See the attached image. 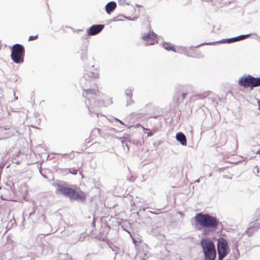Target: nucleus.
I'll return each mask as SVG.
<instances>
[{"mask_svg": "<svg viewBox=\"0 0 260 260\" xmlns=\"http://www.w3.org/2000/svg\"><path fill=\"white\" fill-rule=\"evenodd\" d=\"M56 193L68 197L72 200L83 202L86 200V194L76 186L70 187L58 184L56 185Z\"/></svg>", "mask_w": 260, "mask_h": 260, "instance_id": "1", "label": "nucleus"}, {"mask_svg": "<svg viewBox=\"0 0 260 260\" xmlns=\"http://www.w3.org/2000/svg\"><path fill=\"white\" fill-rule=\"evenodd\" d=\"M194 219L199 225L210 230H215L219 223L218 219L216 217L207 213H198Z\"/></svg>", "mask_w": 260, "mask_h": 260, "instance_id": "2", "label": "nucleus"}, {"mask_svg": "<svg viewBox=\"0 0 260 260\" xmlns=\"http://www.w3.org/2000/svg\"><path fill=\"white\" fill-rule=\"evenodd\" d=\"M203 252L206 260H214L216 257V250L213 242L209 239H203L201 241Z\"/></svg>", "mask_w": 260, "mask_h": 260, "instance_id": "3", "label": "nucleus"}, {"mask_svg": "<svg viewBox=\"0 0 260 260\" xmlns=\"http://www.w3.org/2000/svg\"><path fill=\"white\" fill-rule=\"evenodd\" d=\"M24 47L20 44L14 45L12 48L11 58L16 63L23 61Z\"/></svg>", "mask_w": 260, "mask_h": 260, "instance_id": "4", "label": "nucleus"}, {"mask_svg": "<svg viewBox=\"0 0 260 260\" xmlns=\"http://www.w3.org/2000/svg\"><path fill=\"white\" fill-rule=\"evenodd\" d=\"M217 250L219 260H222L229 252V246L226 241L222 238L218 239Z\"/></svg>", "mask_w": 260, "mask_h": 260, "instance_id": "5", "label": "nucleus"}, {"mask_svg": "<svg viewBox=\"0 0 260 260\" xmlns=\"http://www.w3.org/2000/svg\"><path fill=\"white\" fill-rule=\"evenodd\" d=\"M239 84L244 87H256L260 85V79L247 76L241 78L239 80Z\"/></svg>", "mask_w": 260, "mask_h": 260, "instance_id": "6", "label": "nucleus"}, {"mask_svg": "<svg viewBox=\"0 0 260 260\" xmlns=\"http://www.w3.org/2000/svg\"><path fill=\"white\" fill-rule=\"evenodd\" d=\"M142 39L146 45H151L158 42L157 37L153 32H149L147 34H144Z\"/></svg>", "mask_w": 260, "mask_h": 260, "instance_id": "7", "label": "nucleus"}, {"mask_svg": "<svg viewBox=\"0 0 260 260\" xmlns=\"http://www.w3.org/2000/svg\"><path fill=\"white\" fill-rule=\"evenodd\" d=\"M162 47L168 51L171 50L175 52L185 53V48L183 47H178L176 49L171 44L167 43H164L162 44Z\"/></svg>", "mask_w": 260, "mask_h": 260, "instance_id": "8", "label": "nucleus"}, {"mask_svg": "<svg viewBox=\"0 0 260 260\" xmlns=\"http://www.w3.org/2000/svg\"><path fill=\"white\" fill-rule=\"evenodd\" d=\"M104 27L102 24L92 25L88 29V33L90 35H95L102 31Z\"/></svg>", "mask_w": 260, "mask_h": 260, "instance_id": "9", "label": "nucleus"}, {"mask_svg": "<svg viewBox=\"0 0 260 260\" xmlns=\"http://www.w3.org/2000/svg\"><path fill=\"white\" fill-rule=\"evenodd\" d=\"M176 140L179 142L181 145L183 146L186 145V139L185 135L181 133H178L176 135Z\"/></svg>", "mask_w": 260, "mask_h": 260, "instance_id": "10", "label": "nucleus"}, {"mask_svg": "<svg viewBox=\"0 0 260 260\" xmlns=\"http://www.w3.org/2000/svg\"><path fill=\"white\" fill-rule=\"evenodd\" d=\"M250 36V34L245 35H241L236 37H234L233 38L229 39L226 41V42L228 43H231L234 42L238 41L240 40H243Z\"/></svg>", "mask_w": 260, "mask_h": 260, "instance_id": "11", "label": "nucleus"}, {"mask_svg": "<svg viewBox=\"0 0 260 260\" xmlns=\"http://www.w3.org/2000/svg\"><path fill=\"white\" fill-rule=\"evenodd\" d=\"M116 7V4L114 2L108 3L105 7L107 13L110 14L111 12L113 11Z\"/></svg>", "mask_w": 260, "mask_h": 260, "instance_id": "12", "label": "nucleus"}, {"mask_svg": "<svg viewBox=\"0 0 260 260\" xmlns=\"http://www.w3.org/2000/svg\"><path fill=\"white\" fill-rule=\"evenodd\" d=\"M87 74L89 76L93 78L97 77L99 75L98 70L93 68V66L92 67L91 71H90L89 73V71H88Z\"/></svg>", "mask_w": 260, "mask_h": 260, "instance_id": "13", "label": "nucleus"}, {"mask_svg": "<svg viewBox=\"0 0 260 260\" xmlns=\"http://www.w3.org/2000/svg\"><path fill=\"white\" fill-rule=\"evenodd\" d=\"M132 89H128L126 90L125 91V95L129 96V98H131L132 96ZM133 102V101L131 99H129V100L127 102V105H129L131 104Z\"/></svg>", "mask_w": 260, "mask_h": 260, "instance_id": "14", "label": "nucleus"}, {"mask_svg": "<svg viewBox=\"0 0 260 260\" xmlns=\"http://www.w3.org/2000/svg\"><path fill=\"white\" fill-rule=\"evenodd\" d=\"M259 223H255L253 226V228L254 229H257L258 228H259ZM253 229V228H250L249 229H248L247 231H246V232L248 234H249L250 232V231Z\"/></svg>", "mask_w": 260, "mask_h": 260, "instance_id": "15", "label": "nucleus"}, {"mask_svg": "<svg viewBox=\"0 0 260 260\" xmlns=\"http://www.w3.org/2000/svg\"><path fill=\"white\" fill-rule=\"evenodd\" d=\"M85 92L87 93V94H95V90H92L91 89H88V90H85Z\"/></svg>", "mask_w": 260, "mask_h": 260, "instance_id": "16", "label": "nucleus"}, {"mask_svg": "<svg viewBox=\"0 0 260 260\" xmlns=\"http://www.w3.org/2000/svg\"><path fill=\"white\" fill-rule=\"evenodd\" d=\"M118 3L120 5H124L125 4L128 5V3H126L124 0H119Z\"/></svg>", "mask_w": 260, "mask_h": 260, "instance_id": "17", "label": "nucleus"}, {"mask_svg": "<svg viewBox=\"0 0 260 260\" xmlns=\"http://www.w3.org/2000/svg\"><path fill=\"white\" fill-rule=\"evenodd\" d=\"M37 38H38V36L37 35H36V36H30L29 37V41H32V40L36 39Z\"/></svg>", "mask_w": 260, "mask_h": 260, "instance_id": "18", "label": "nucleus"}, {"mask_svg": "<svg viewBox=\"0 0 260 260\" xmlns=\"http://www.w3.org/2000/svg\"><path fill=\"white\" fill-rule=\"evenodd\" d=\"M186 94L185 93H183V94H182V100H183V99H185V96H186Z\"/></svg>", "mask_w": 260, "mask_h": 260, "instance_id": "19", "label": "nucleus"}, {"mask_svg": "<svg viewBox=\"0 0 260 260\" xmlns=\"http://www.w3.org/2000/svg\"><path fill=\"white\" fill-rule=\"evenodd\" d=\"M133 242L135 243L136 242V240L133 238Z\"/></svg>", "mask_w": 260, "mask_h": 260, "instance_id": "20", "label": "nucleus"}, {"mask_svg": "<svg viewBox=\"0 0 260 260\" xmlns=\"http://www.w3.org/2000/svg\"><path fill=\"white\" fill-rule=\"evenodd\" d=\"M118 121L121 123V124H123V122L121 121V120H118Z\"/></svg>", "mask_w": 260, "mask_h": 260, "instance_id": "21", "label": "nucleus"}, {"mask_svg": "<svg viewBox=\"0 0 260 260\" xmlns=\"http://www.w3.org/2000/svg\"><path fill=\"white\" fill-rule=\"evenodd\" d=\"M257 153L260 155V150L257 152Z\"/></svg>", "mask_w": 260, "mask_h": 260, "instance_id": "22", "label": "nucleus"}, {"mask_svg": "<svg viewBox=\"0 0 260 260\" xmlns=\"http://www.w3.org/2000/svg\"><path fill=\"white\" fill-rule=\"evenodd\" d=\"M131 20H135V19H130Z\"/></svg>", "mask_w": 260, "mask_h": 260, "instance_id": "23", "label": "nucleus"}, {"mask_svg": "<svg viewBox=\"0 0 260 260\" xmlns=\"http://www.w3.org/2000/svg\"><path fill=\"white\" fill-rule=\"evenodd\" d=\"M74 173V174H76V173H76V172H74V173Z\"/></svg>", "mask_w": 260, "mask_h": 260, "instance_id": "24", "label": "nucleus"}]
</instances>
